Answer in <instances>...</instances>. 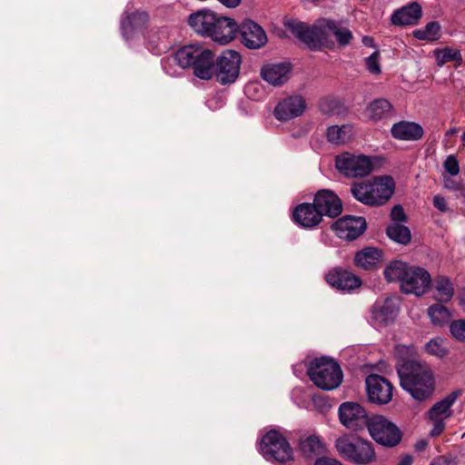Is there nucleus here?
Returning <instances> with one entry per match:
<instances>
[{
	"instance_id": "1",
	"label": "nucleus",
	"mask_w": 465,
	"mask_h": 465,
	"mask_svg": "<svg viewBox=\"0 0 465 465\" xmlns=\"http://www.w3.org/2000/svg\"><path fill=\"white\" fill-rule=\"evenodd\" d=\"M401 386L414 399L424 401L434 391V378L430 368L420 361H407L397 365Z\"/></svg>"
},
{
	"instance_id": "2",
	"label": "nucleus",
	"mask_w": 465,
	"mask_h": 465,
	"mask_svg": "<svg viewBox=\"0 0 465 465\" xmlns=\"http://www.w3.org/2000/svg\"><path fill=\"white\" fill-rule=\"evenodd\" d=\"M332 24V20L325 18L318 20L312 26L295 19H287L284 22L285 27L313 51L331 45Z\"/></svg>"
},
{
	"instance_id": "3",
	"label": "nucleus",
	"mask_w": 465,
	"mask_h": 465,
	"mask_svg": "<svg viewBox=\"0 0 465 465\" xmlns=\"http://www.w3.org/2000/svg\"><path fill=\"white\" fill-rule=\"evenodd\" d=\"M335 447L344 460L357 465H369L377 460L373 444L361 437H340L335 441Z\"/></svg>"
},
{
	"instance_id": "4",
	"label": "nucleus",
	"mask_w": 465,
	"mask_h": 465,
	"mask_svg": "<svg viewBox=\"0 0 465 465\" xmlns=\"http://www.w3.org/2000/svg\"><path fill=\"white\" fill-rule=\"evenodd\" d=\"M394 181L391 177H376L369 183H354L351 193L359 202L368 205L385 203L394 192Z\"/></svg>"
},
{
	"instance_id": "5",
	"label": "nucleus",
	"mask_w": 465,
	"mask_h": 465,
	"mask_svg": "<svg viewBox=\"0 0 465 465\" xmlns=\"http://www.w3.org/2000/svg\"><path fill=\"white\" fill-rule=\"evenodd\" d=\"M308 375L318 388L324 391L334 390L342 381L340 365L333 360L325 357L315 359L311 362Z\"/></svg>"
},
{
	"instance_id": "6",
	"label": "nucleus",
	"mask_w": 465,
	"mask_h": 465,
	"mask_svg": "<svg viewBox=\"0 0 465 465\" xmlns=\"http://www.w3.org/2000/svg\"><path fill=\"white\" fill-rule=\"evenodd\" d=\"M367 428L371 437L382 446L392 448L401 440V430L384 416L371 417Z\"/></svg>"
},
{
	"instance_id": "7",
	"label": "nucleus",
	"mask_w": 465,
	"mask_h": 465,
	"mask_svg": "<svg viewBox=\"0 0 465 465\" xmlns=\"http://www.w3.org/2000/svg\"><path fill=\"white\" fill-rule=\"evenodd\" d=\"M260 452L267 460L286 462L292 457V450L284 437L278 431L271 430L262 439Z\"/></svg>"
},
{
	"instance_id": "8",
	"label": "nucleus",
	"mask_w": 465,
	"mask_h": 465,
	"mask_svg": "<svg viewBox=\"0 0 465 465\" xmlns=\"http://www.w3.org/2000/svg\"><path fill=\"white\" fill-rule=\"evenodd\" d=\"M335 166L341 173L350 178L364 177L373 171V163L371 157L350 153L337 155Z\"/></svg>"
},
{
	"instance_id": "9",
	"label": "nucleus",
	"mask_w": 465,
	"mask_h": 465,
	"mask_svg": "<svg viewBox=\"0 0 465 465\" xmlns=\"http://www.w3.org/2000/svg\"><path fill=\"white\" fill-rule=\"evenodd\" d=\"M242 63L241 55L233 50H225L217 58L214 64V73L216 80L222 84H232L239 76L240 65Z\"/></svg>"
},
{
	"instance_id": "10",
	"label": "nucleus",
	"mask_w": 465,
	"mask_h": 465,
	"mask_svg": "<svg viewBox=\"0 0 465 465\" xmlns=\"http://www.w3.org/2000/svg\"><path fill=\"white\" fill-rule=\"evenodd\" d=\"M341 423L349 430H359L368 427L371 418L366 410L359 403L346 401L339 407Z\"/></svg>"
},
{
	"instance_id": "11",
	"label": "nucleus",
	"mask_w": 465,
	"mask_h": 465,
	"mask_svg": "<svg viewBox=\"0 0 465 465\" xmlns=\"http://www.w3.org/2000/svg\"><path fill=\"white\" fill-rule=\"evenodd\" d=\"M366 390L371 402L384 405L392 399V385L384 377L378 374H371L366 378Z\"/></svg>"
},
{
	"instance_id": "12",
	"label": "nucleus",
	"mask_w": 465,
	"mask_h": 465,
	"mask_svg": "<svg viewBox=\"0 0 465 465\" xmlns=\"http://www.w3.org/2000/svg\"><path fill=\"white\" fill-rule=\"evenodd\" d=\"M430 282V275L425 269L411 266L401 288L405 293L420 296L427 291Z\"/></svg>"
},
{
	"instance_id": "13",
	"label": "nucleus",
	"mask_w": 465,
	"mask_h": 465,
	"mask_svg": "<svg viewBox=\"0 0 465 465\" xmlns=\"http://www.w3.org/2000/svg\"><path fill=\"white\" fill-rule=\"evenodd\" d=\"M398 313V307L392 299L376 302L369 315V322L374 328H381L392 322Z\"/></svg>"
},
{
	"instance_id": "14",
	"label": "nucleus",
	"mask_w": 465,
	"mask_h": 465,
	"mask_svg": "<svg viewBox=\"0 0 465 465\" xmlns=\"http://www.w3.org/2000/svg\"><path fill=\"white\" fill-rule=\"evenodd\" d=\"M305 109V99L302 95H292L279 102L274 109V115L279 121L287 122L301 116Z\"/></svg>"
},
{
	"instance_id": "15",
	"label": "nucleus",
	"mask_w": 465,
	"mask_h": 465,
	"mask_svg": "<svg viewBox=\"0 0 465 465\" xmlns=\"http://www.w3.org/2000/svg\"><path fill=\"white\" fill-rule=\"evenodd\" d=\"M331 227L339 238L354 240L365 231L366 222L362 217L344 216L337 220Z\"/></svg>"
},
{
	"instance_id": "16",
	"label": "nucleus",
	"mask_w": 465,
	"mask_h": 465,
	"mask_svg": "<svg viewBox=\"0 0 465 465\" xmlns=\"http://www.w3.org/2000/svg\"><path fill=\"white\" fill-rule=\"evenodd\" d=\"M238 31L241 33L242 44L250 49L261 48L267 42L264 30L253 21H244Z\"/></svg>"
},
{
	"instance_id": "17",
	"label": "nucleus",
	"mask_w": 465,
	"mask_h": 465,
	"mask_svg": "<svg viewBox=\"0 0 465 465\" xmlns=\"http://www.w3.org/2000/svg\"><path fill=\"white\" fill-rule=\"evenodd\" d=\"M325 279L331 286L342 292H351L361 285V281L358 276L341 269L330 271Z\"/></svg>"
},
{
	"instance_id": "18",
	"label": "nucleus",
	"mask_w": 465,
	"mask_h": 465,
	"mask_svg": "<svg viewBox=\"0 0 465 465\" xmlns=\"http://www.w3.org/2000/svg\"><path fill=\"white\" fill-rule=\"evenodd\" d=\"M292 218L298 225L310 229L322 222V215L314 203L313 204L304 203L295 207Z\"/></svg>"
},
{
	"instance_id": "19",
	"label": "nucleus",
	"mask_w": 465,
	"mask_h": 465,
	"mask_svg": "<svg viewBox=\"0 0 465 465\" xmlns=\"http://www.w3.org/2000/svg\"><path fill=\"white\" fill-rule=\"evenodd\" d=\"M238 30L239 26L232 19L216 15L210 36L215 42L224 45L234 39Z\"/></svg>"
},
{
	"instance_id": "20",
	"label": "nucleus",
	"mask_w": 465,
	"mask_h": 465,
	"mask_svg": "<svg viewBox=\"0 0 465 465\" xmlns=\"http://www.w3.org/2000/svg\"><path fill=\"white\" fill-rule=\"evenodd\" d=\"M314 203L322 215L336 217L342 211V204L340 198L330 190H320L314 197Z\"/></svg>"
},
{
	"instance_id": "21",
	"label": "nucleus",
	"mask_w": 465,
	"mask_h": 465,
	"mask_svg": "<svg viewBox=\"0 0 465 465\" xmlns=\"http://www.w3.org/2000/svg\"><path fill=\"white\" fill-rule=\"evenodd\" d=\"M292 65L289 63L268 64L262 66L261 75L273 86L284 84L290 78Z\"/></svg>"
},
{
	"instance_id": "22",
	"label": "nucleus",
	"mask_w": 465,
	"mask_h": 465,
	"mask_svg": "<svg viewBox=\"0 0 465 465\" xmlns=\"http://www.w3.org/2000/svg\"><path fill=\"white\" fill-rule=\"evenodd\" d=\"M421 15V5L417 2H411L395 10L391 15V22L393 25L401 26L414 25L418 24Z\"/></svg>"
},
{
	"instance_id": "23",
	"label": "nucleus",
	"mask_w": 465,
	"mask_h": 465,
	"mask_svg": "<svg viewBox=\"0 0 465 465\" xmlns=\"http://www.w3.org/2000/svg\"><path fill=\"white\" fill-rule=\"evenodd\" d=\"M216 15L208 10H201L192 14L188 18L189 25L203 35H209L215 23Z\"/></svg>"
},
{
	"instance_id": "24",
	"label": "nucleus",
	"mask_w": 465,
	"mask_h": 465,
	"mask_svg": "<svg viewBox=\"0 0 465 465\" xmlns=\"http://www.w3.org/2000/svg\"><path fill=\"white\" fill-rule=\"evenodd\" d=\"M192 68L196 77L202 80H210L214 73L213 54L210 50L203 48Z\"/></svg>"
},
{
	"instance_id": "25",
	"label": "nucleus",
	"mask_w": 465,
	"mask_h": 465,
	"mask_svg": "<svg viewBox=\"0 0 465 465\" xmlns=\"http://www.w3.org/2000/svg\"><path fill=\"white\" fill-rule=\"evenodd\" d=\"M391 134L394 138L405 141H416L422 137V127L411 122H400L391 127Z\"/></svg>"
},
{
	"instance_id": "26",
	"label": "nucleus",
	"mask_w": 465,
	"mask_h": 465,
	"mask_svg": "<svg viewBox=\"0 0 465 465\" xmlns=\"http://www.w3.org/2000/svg\"><path fill=\"white\" fill-rule=\"evenodd\" d=\"M460 395V391H453L441 401L436 402L429 411L430 420H446L451 416V406Z\"/></svg>"
},
{
	"instance_id": "27",
	"label": "nucleus",
	"mask_w": 465,
	"mask_h": 465,
	"mask_svg": "<svg viewBox=\"0 0 465 465\" xmlns=\"http://www.w3.org/2000/svg\"><path fill=\"white\" fill-rule=\"evenodd\" d=\"M382 262V252L375 247H366L358 252L354 257L356 266L370 270Z\"/></svg>"
},
{
	"instance_id": "28",
	"label": "nucleus",
	"mask_w": 465,
	"mask_h": 465,
	"mask_svg": "<svg viewBox=\"0 0 465 465\" xmlns=\"http://www.w3.org/2000/svg\"><path fill=\"white\" fill-rule=\"evenodd\" d=\"M203 48L199 45H185L175 53L173 61L182 68L192 67Z\"/></svg>"
},
{
	"instance_id": "29",
	"label": "nucleus",
	"mask_w": 465,
	"mask_h": 465,
	"mask_svg": "<svg viewBox=\"0 0 465 465\" xmlns=\"http://www.w3.org/2000/svg\"><path fill=\"white\" fill-rule=\"evenodd\" d=\"M410 267L401 261H393L385 267L383 274L388 282H399L401 285Z\"/></svg>"
},
{
	"instance_id": "30",
	"label": "nucleus",
	"mask_w": 465,
	"mask_h": 465,
	"mask_svg": "<svg viewBox=\"0 0 465 465\" xmlns=\"http://www.w3.org/2000/svg\"><path fill=\"white\" fill-rule=\"evenodd\" d=\"M327 140L334 144H342L349 142L352 136V126L350 124L332 125L327 129Z\"/></svg>"
},
{
	"instance_id": "31",
	"label": "nucleus",
	"mask_w": 465,
	"mask_h": 465,
	"mask_svg": "<svg viewBox=\"0 0 465 465\" xmlns=\"http://www.w3.org/2000/svg\"><path fill=\"white\" fill-rule=\"evenodd\" d=\"M435 299L440 302H448L454 294V287L448 277L438 276L434 280Z\"/></svg>"
},
{
	"instance_id": "32",
	"label": "nucleus",
	"mask_w": 465,
	"mask_h": 465,
	"mask_svg": "<svg viewBox=\"0 0 465 465\" xmlns=\"http://www.w3.org/2000/svg\"><path fill=\"white\" fill-rule=\"evenodd\" d=\"M427 314L433 326L442 327L448 324L451 319L450 310L440 303H435L427 310Z\"/></svg>"
},
{
	"instance_id": "33",
	"label": "nucleus",
	"mask_w": 465,
	"mask_h": 465,
	"mask_svg": "<svg viewBox=\"0 0 465 465\" xmlns=\"http://www.w3.org/2000/svg\"><path fill=\"white\" fill-rule=\"evenodd\" d=\"M367 111L371 119L379 121L392 114V105L386 99H377L369 104Z\"/></svg>"
},
{
	"instance_id": "34",
	"label": "nucleus",
	"mask_w": 465,
	"mask_h": 465,
	"mask_svg": "<svg viewBox=\"0 0 465 465\" xmlns=\"http://www.w3.org/2000/svg\"><path fill=\"white\" fill-rule=\"evenodd\" d=\"M147 14L135 12L122 21V30L124 37H128L134 30L143 27L147 21Z\"/></svg>"
},
{
	"instance_id": "35",
	"label": "nucleus",
	"mask_w": 465,
	"mask_h": 465,
	"mask_svg": "<svg viewBox=\"0 0 465 465\" xmlns=\"http://www.w3.org/2000/svg\"><path fill=\"white\" fill-rule=\"evenodd\" d=\"M424 351L429 355L439 359L445 358L450 352L446 340L440 337L433 338L426 342L424 345Z\"/></svg>"
},
{
	"instance_id": "36",
	"label": "nucleus",
	"mask_w": 465,
	"mask_h": 465,
	"mask_svg": "<svg viewBox=\"0 0 465 465\" xmlns=\"http://www.w3.org/2000/svg\"><path fill=\"white\" fill-rule=\"evenodd\" d=\"M300 449L303 455L312 458L322 453L323 450V446L318 437L311 435L305 439L301 440Z\"/></svg>"
},
{
	"instance_id": "37",
	"label": "nucleus",
	"mask_w": 465,
	"mask_h": 465,
	"mask_svg": "<svg viewBox=\"0 0 465 465\" xmlns=\"http://www.w3.org/2000/svg\"><path fill=\"white\" fill-rule=\"evenodd\" d=\"M436 63L439 66L444 65L448 62L455 61L458 63L462 62V55L460 50L452 47H445L436 49L434 51Z\"/></svg>"
},
{
	"instance_id": "38",
	"label": "nucleus",
	"mask_w": 465,
	"mask_h": 465,
	"mask_svg": "<svg viewBox=\"0 0 465 465\" xmlns=\"http://www.w3.org/2000/svg\"><path fill=\"white\" fill-rule=\"evenodd\" d=\"M387 235L390 239L401 244H407L411 238L409 228L401 223L390 225L387 228Z\"/></svg>"
},
{
	"instance_id": "39",
	"label": "nucleus",
	"mask_w": 465,
	"mask_h": 465,
	"mask_svg": "<svg viewBox=\"0 0 465 465\" xmlns=\"http://www.w3.org/2000/svg\"><path fill=\"white\" fill-rule=\"evenodd\" d=\"M440 25L438 22L428 23L423 28L413 31L415 38L420 40L435 41L440 38Z\"/></svg>"
},
{
	"instance_id": "40",
	"label": "nucleus",
	"mask_w": 465,
	"mask_h": 465,
	"mask_svg": "<svg viewBox=\"0 0 465 465\" xmlns=\"http://www.w3.org/2000/svg\"><path fill=\"white\" fill-rule=\"evenodd\" d=\"M332 35L335 36L336 41L341 46L347 45L352 39V33L350 29L342 26L340 23L333 21L332 24Z\"/></svg>"
},
{
	"instance_id": "41",
	"label": "nucleus",
	"mask_w": 465,
	"mask_h": 465,
	"mask_svg": "<svg viewBox=\"0 0 465 465\" xmlns=\"http://www.w3.org/2000/svg\"><path fill=\"white\" fill-rule=\"evenodd\" d=\"M395 354L401 361L397 365L407 361H416L413 359L416 354V349L413 345L397 344L395 346Z\"/></svg>"
},
{
	"instance_id": "42",
	"label": "nucleus",
	"mask_w": 465,
	"mask_h": 465,
	"mask_svg": "<svg viewBox=\"0 0 465 465\" xmlns=\"http://www.w3.org/2000/svg\"><path fill=\"white\" fill-rule=\"evenodd\" d=\"M450 331L455 340L465 342V319L451 322Z\"/></svg>"
},
{
	"instance_id": "43",
	"label": "nucleus",
	"mask_w": 465,
	"mask_h": 465,
	"mask_svg": "<svg viewBox=\"0 0 465 465\" xmlns=\"http://www.w3.org/2000/svg\"><path fill=\"white\" fill-rule=\"evenodd\" d=\"M366 65L371 74H378L381 73L379 54L377 52H374L372 54L366 58Z\"/></svg>"
},
{
	"instance_id": "44",
	"label": "nucleus",
	"mask_w": 465,
	"mask_h": 465,
	"mask_svg": "<svg viewBox=\"0 0 465 465\" xmlns=\"http://www.w3.org/2000/svg\"><path fill=\"white\" fill-rule=\"evenodd\" d=\"M444 168L450 175H457L460 173V165L453 155H449L444 162Z\"/></svg>"
},
{
	"instance_id": "45",
	"label": "nucleus",
	"mask_w": 465,
	"mask_h": 465,
	"mask_svg": "<svg viewBox=\"0 0 465 465\" xmlns=\"http://www.w3.org/2000/svg\"><path fill=\"white\" fill-rule=\"evenodd\" d=\"M430 465H458V459L451 455H444L435 459Z\"/></svg>"
},
{
	"instance_id": "46",
	"label": "nucleus",
	"mask_w": 465,
	"mask_h": 465,
	"mask_svg": "<svg viewBox=\"0 0 465 465\" xmlns=\"http://www.w3.org/2000/svg\"><path fill=\"white\" fill-rule=\"evenodd\" d=\"M391 217L395 222L394 223H400L406 220L404 210L401 205H395L392 208Z\"/></svg>"
},
{
	"instance_id": "47",
	"label": "nucleus",
	"mask_w": 465,
	"mask_h": 465,
	"mask_svg": "<svg viewBox=\"0 0 465 465\" xmlns=\"http://www.w3.org/2000/svg\"><path fill=\"white\" fill-rule=\"evenodd\" d=\"M336 107V102L332 99H323L320 103V109L323 114H331Z\"/></svg>"
},
{
	"instance_id": "48",
	"label": "nucleus",
	"mask_w": 465,
	"mask_h": 465,
	"mask_svg": "<svg viewBox=\"0 0 465 465\" xmlns=\"http://www.w3.org/2000/svg\"><path fill=\"white\" fill-rule=\"evenodd\" d=\"M433 205L441 213L449 212V207L444 197L440 195H435L433 197Z\"/></svg>"
},
{
	"instance_id": "49",
	"label": "nucleus",
	"mask_w": 465,
	"mask_h": 465,
	"mask_svg": "<svg viewBox=\"0 0 465 465\" xmlns=\"http://www.w3.org/2000/svg\"><path fill=\"white\" fill-rule=\"evenodd\" d=\"M433 423V427L430 430V435L435 437L441 434L445 430V421L440 420H430Z\"/></svg>"
},
{
	"instance_id": "50",
	"label": "nucleus",
	"mask_w": 465,
	"mask_h": 465,
	"mask_svg": "<svg viewBox=\"0 0 465 465\" xmlns=\"http://www.w3.org/2000/svg\"><path fill=\"white\" fill-rule=\"evenodd\" d=\"M314 465H343L341 461H339L336 459L329 458V457H322L318 459Z\"/></svg>"
},
{
	"instance_id": "51",
	"label": "nucleus",
	"mask_w": 465,
	"mask_h": 465,
	"mask_svg": "<svg viewBox=\"0 0 465 465\" xmlns=\"http://www.w3.org/2000/svg\"><path fill=\"white\" fill-rule=\"evenodd\" d=\"M413 458L411 455L402 456L397 465H411Z\"/></svg>"
},
{
	"instance_id": "52",
	"label": "nucleus",
	"mask_w": 465,
	"mask_h": 465,
	"mask_svg": "<svg viewBox=\"0 0 465 465\" xmlns=\"http://www.w3.org/2000/svg\"><path fill=\"white\" fill-rule=\"evenodd\" d=\"M223 5L228 7H235L237 6L241 0H219Z\"/></svg>"
},
{
	"instance_id": "53",
	"label": "nucleus",
	"mask_w": 465,
	"mask_h": 465,
	"mask_svg": "<svg viewBox=\"0 0 465 465\" xmlns=\"http://www.w3.org/2000/svg\"><path fill=\"white\" fill-rule=\"evenodd\" d=\"M458 300H459V303H460L461 306H464V307H465V292L460 293V294L458 296Z\"/></svg>"
},
{
	"instance_id": "54",
	"label": "nucleus",
	"mask_w": 465,
	"mask_h": 465,
	"mask_svg": "<svg viewBox=\"0 0 465 465\" xmlns=\"http://www.w3.org/2000/svg\"><path fill=\"white\" fill-rule=\"evenodd\" d=\"M426 446V443L424 441L419 442L416 444V450H422Z\"/></svg>"
},
{
	"instance_id": "55",
	"label": "nucleus",
	"mask_w": 465,
	"mask_h": 465,
	"mask_svg": "<svg viewBox=\"0 0 465 465\" xmlns=\"http://www.w3.org/2000/svg\"><path fill=\"white\" fill-rule=\"evenodd\" d=\"M256 84H250L246 86V92L249 93L252 89H256Z\"/></svg>"
},
{
	"instance_id": "56",
	"label": "nucleus",
	"mask_w": 465,
	"mask_h": 465,
	"mask_svg": "<svg viewBox=\"0 0 465 465\" xmlns=\"http://www.w3.org/2000/svg\"><path fill=\"white\" fill-rule=\"evenodd\" d=\"M460 198H462L463 199V202L465 203V188H461L460 190V193L458 195Z\"/></svg>"
},
{
	"instance_id": "57",
	"label": "nucleus",
	"mask_w": 465,
	"mask_h": 465,
	"mask_svg": "<svg viewBox=\"0 0 465 465\" xmlns=\"http://www.w3.org/2000/svg\"><path fill=\"white\" fill-rule=\"evenodd\" d=\"M457 133V129L456 128H452V129H450L448 132H447V135H452L454 134Z\"/></svg>"
},
{
	"instance_id": "58",
	"label": "nucleus",
	"mask_w": 465,
	"mask_h": 465,
	"mask_svg": "<svg viewBox=\"0 0 465 465\" xmlns=\"http://www.w3.org/2000/svg\"><path fill=\"white\" fill-rule=\"evenodd\" d=\"M461 139L463 142V145H465V132L462 134Z\"/></svg>"
},
{
	"instance_id": "59",
	"label": "nucleus",
	"mask_w": 465,
	"mask_h": 465,
	"mask_svg": "<svg viewBox=\"0 0 465 465\" xmlns=\"http://www.w3.org/2000/svg\"><path fill=\"white\" fill-rule=\"evenodd\" d=\"M363 43H364L365 45H368V44H369V39H368L367 37H364V38H363Z\"/></svg>"
}]
</instances>
